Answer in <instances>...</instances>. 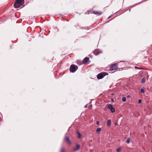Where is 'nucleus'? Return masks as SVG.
Segmentation results:
<instances>
[{
	"label": "nucleus",
	"mask_w": 152,
	"mask_h": 152,
	"mask_svg": "<svg viewBox=\"0 0 152 152\" xmlns=\"http://www.w3.org/2000/svg\"><path fill=\"white\" fill-rule=\"evenodd\" d=\"M145 77H143L141 80V83H144L145 82Z\"/></svg>",
	"instance_id": "4468645a"
},
{
	"label": "nucleus",
	"mask_w": 152,
	"mask_h": 152,
	"mask_svg": "<svg viewBox=\"0 0 152 152\" xmlns=\"http://www.w3.org/2000/svg\"><path fill=\"white\" fill-rule=\"evenodd\" d=\"M118 67L117 64L116 63L114 64L111 65L110 67V70L112 71L113 70L118 69Z\"/></svg>",
	"instance_id": "7ed1b4c3"
},
{
	"label": "nucleus",
	"mask_w": 152,
	"mask_h": 152,
	"mask_svg": "<svg viewBox=\"0 0 152 152\" xmlns=\"http://www.w3.org/2000/svg\"><path fill=\"white\" fill-rule=\"evenodd\" d=\"M69 129H68V131H69Z\"/></svg>",
	"instance_id": "c756f323"
},
{
	"label": "nucleus",
	"mask_w": 152,
	"mask_h": 152,
	"mask_svg": "<svg viewBox=\"0 0 152 152\" xmlns=\"http://www.w3.org/2000/svg\"><path fill=\"white\" fill-rule=\"evenodd\" d=\"M111 112L113 113H114L115 112V108L113 107L111 109H110Z\"/></svg>",
	"instance_id": "2eb2a0df"
},
{
	"label": "nucleus",
	"mask_w": 152,
	"mask_h": 152,
	"mask_svg": "<svg viewBox=\"0 0 152 152\" xmlns=\"http://www.w3.org/2000/svg\"><path fill=\"white\" fill-rule=\"evenodd\" d=\"M78 66L74 64H72L71 65L70 68V72L74 73L77 69Z\"/></svg>",
	"instance_id": "f03ea898"
},
{
	"label": "nucleus",
	"mask_w": 152,
	"mask_h": 152,
	"mask_svg": "<svg viewBox=\"0 0 152 152\" xmlns=\"http://www.w3.org/2000/svg\"><path fill=\"white\" fill-rule=\"evenodd\" d=\"M89 60V58L88 57H85L83 60L82 63L83 64H85L87 63Z\"/></svg>",
	"instance_id": "20e7f679"
},
{
	"label": "nucleus",
	"mask_w": 152,
	"mask_h": 152,
	"mask_svg": "<svg viewBox=\"0 0 152 152\" xmlns=\"http://www.w3.org/2000/svg\"><path fill=\"white\" fill-rule=\"evenodd\" d=\"M111 120H108L107 122V125L108 126H111Z\"/></svg>",
	"instance_id": "1a4fd4ad"
},
{
	"label": "nucleus",
	"mask_w": 152,
	"mask_h": 152,
	"mask_svg": "<svg viewBox=\"0 0 152 152\" xmlns=\"http://www.w3.org/2000/svg\"><path fill=\"white\" fill-rule=\"evenodd\" d=\"M140 92L141 93H143L144 92V89L143 88H141L140 90Z\"/></svg>",
	"instance_id": "6ab92c4d"
},
{
	"label": "nucleus",
	"mask_w": 152,
	"mask_h": 152,
	"mask_svg": "<svg viewBox=\"0 0 152 152\" xmlns=\"http://www.w3.org/2000/svg\"><path fill=\"white\" fill-rule=\"evenodd\" d=\"M111 101L112 102L113 101H114V100L113 99H111Z\"/></svg>",
	"instance_id": "a878e982"
},
{
	"label": "nucleus",
	"mask_w": 152,
	"mask_h": 152,
	"mask_svg": "<svg viewBox=\"0 0 152 152\" xmlns=\"http://www.w3.org/2000/svg\"><path fill=\"white\" fill-rule=\"evenodd\" d=\"M113 107V105L111 104H109L108 105L107 107L109 109H111Z\"/></svg>",
	"instance_id": "f8f14e48"
},
{
	"label": "nucleus",
	"mask_w": 152,
	"mask_h": 152,
	"mask_svg": "<svg viewBox=\"0 0 152 152\" xmlns=\"http://www.w3.org/2000/svg\"><path fill=\"white\" fill-rule=\"evenodd\" d=\"M80 64H81V63L80 62Z\"/></svg>",
	"instance_id": "7c9ffc66"
},
{
	"label": "nucleus",
	"mask_w": 152,
	"mask_h": 152,
	"mask_svg": "<svg viewBox=\"0 0 152 152\" xmlns=\"http://www.w3.org/2000/svg\"><path fill=\"white\" fill-rule=\"evenodd\" d=\"M126 99L125 97H123L122 98V101L123 102H125L126 101Z\"/></svg>",
	"instance_id": "dca6fc26"
},
{
	"label": "nucleus",
	"mask_w": 152,
	"mask_h": 152,
	"mask_svg": "<svg viewBox=\"0 0 152 152\" xmlns=\"http://www.w3.org/2000/svg\"><path fill=\"white\" fill-rule=\"evenodd\" d=\"M21 6V5L19 4H18L16 2H15L14 4V7L15 8H19Z\"/></svg>",
	"instance_id": "423d86ee"
},
{
	"label": "nucleus",
	"mask_w": 152,
	"mask_h": 152,
	"mask_svg": "<svg viewBox=\"0 0 152 152\" xmlns=\"http://www.w3.org/2000/svg\"><path fill=\"white\" fill-rule=\"evenodd\" d=\"M99 121H96V124L97 125H98L99 124Z\"/></svg>",
	"instance_id": "5701e85b"
},
{
	"label": "nucleus",
	"mask_w": 152,
	"mask_h": 152,
	"mask_svg": "<svg viewBox=\"0 0 152 152\" xmlns=\"http://www.w3.org/2000/svg\"><path fill=\"white\" fill-rule=\"evenodd\" d=\"M115 126H117V124L116 123H115Z\"/></svg>",
	"instance_id": "393cba45"
},
{
	"label": "nucleus",
	"mask_w": 152,
	"mask_h": 152,
	"mask_svg": "<svg viewBox=\"0 0 152 152\" xmlns=\"http://www.w3.org/2000/svg\"><path fill=\"white\" fill-rule=\"evenodd\" d=\"M142 100L140 99H139L138 101V103H140L142 102Z\"/></svg>",
	"instance_id": "4be33fe9"
},
{
	"label": "nucleus",
	"mask_w": 152,
	"mask_h": 152,
	"mask_svg": "<svg viewBox=\"0 0 152 152\" xmlns=\"http://www.w3.org/2000/svg\"><path fill=\"white\" fill-rule=\"evenodd\" d=\"M121 148H119L116 149V150H117V152H119L121 151Z\"/></svg>",
	"instance_id": "412c9836"
},
{
	"label": "nucleus",
	"mask_w": 152,
	"mask_h": 152,
	"mask_svg": "<svg viewBox=\"0 0 152 152\" xmlns=\"http://www.w3.org/2000/svg\"><path fill=\"white\" fill-rule=\"evenodd\" d=\"M135 69H140V70H141L142 69L141 68V67H137V66H135Z\"/></svg>",
	"instance_id": "f3484780"
},
{
	"label": "nucleus",
	"mask_w": 152,
	"mask_h": 152,
	"mask_svg": "<svg viewBox=\"0 0 152 152\" xmlns=\"http://www.w3.org/2000/svg\"><path fill=\"white\" fill-rule=\"evenodd\" d=\"M100 53V51L99 50H95L93 52V53L95 55H97L99 54Z\"/></svg>",
	"instance_id": "0eeeda50"
},
{
	"label": "nucleus",
	"mask_w": 152,
	"mask_h": 152,
	"mask_svg": "<svg viewBox=\"0 0 152 152\" xmlns=\"http://www.w3.org/2000/svg\"><path fill=\"white\" fill-rule=\"evenodd\" d=\"M76 133L78 135V137L79 138H80L81 137V135H80V133L78 131H77Z\"/></svg>",
	"instance_id": "ddd939ff"
},
{
	"label": "nucleus",
	"mask_w": 152,
	"mask_h": 152,
	"mask_svg": "<svg viewBox=\"0 0 152 152\" xmlns=\"http://www.w3.org/2000/svg\"><path fill=\"white\" fill-rule=\"evenodd\" d=\"M130 97V95H128L127 96V97Z\"/></svg>",
	"instance_id": "bb28decb"
},
{
	"label": "nucleus",
	"mask_w": 152,
	"mask_h": 152,
	"mask_svg": "<svg viewBox=\"0 0 152 152\" xmlns=\"http://www.w3.org/2000/svg\"><path fill=\"white\" fill-rule=\"evenodd\" d=\"M93 12L94 14L99 15H100L102 14L101 12H97L96 11H94Z\"/></svg>",
	"instance_id": "6e6552de"
},
{
	"label": "nucleus",
	"mask_w": 152,
	"mask_h": 152,
	"mask_svg": "<svg viewBox=\"0 0 152 152\" xmlns=\"http://www.w3.org/2000/svg\"><path fill=\"white\" fill-rule=\"evenodd\" d=\"M1 121V119L0 118V121Z\"/></svg>",
	"instance_id": "c85d7f7f"
},
{
	"label": "nucleus",
	"mask_w": 152,
	"mask_h": 152,
	"mask_svg": "<svg viewBox=\"0 0 152 152\" xmlns=\"http://www.w3.org/2000/svg\"><path fill=\"white\" fill-rule=\"evenodd\" d=\"M84 107L85 108H86L87 107V104H86V105H85V106H84Z\"/></svg>",
	"instance_id": "b1692460"
},
{
	"label": "nucleus",
	"mask_w": 152,
	"mask_h": 152,
	"mask_svg": "<svg viewBox=\"0 0 152 152\" xmlns=\"http://www.w3.org/2000/svg\"><path fill=\"white\" fill-rule=\"evenodd\" d=\"M80 148V145L79 144H77L76 147L74 148V150L75 151H77Z\"/></svg>",
	"instance_id": "39448f33"
},
{
	"label": "nucleus",
	"mask_w": 152,
	"mask_h": 152,
	"mask_svg": "<svg viewBox=\"0 0 152 152\" xmlns=\"http://www.w3.org/2000/svg\"><path fill=\"white\" fill-rule=\"evenodd\" d=\"M130 138H128V139H127V140H126V142H127V143H128V144L130 142Z\"/></svg>",
	"instance_id": "a211bd4d"
},
{
	"label": "nucleus",
	"mask_w": 152,
	"mask_h": 152,
	"mask_svg": "<svg viewBox=\"0 0 152 152\" xmlns=\"http://www.w3.org/2000/svg\"><path fill=\"white\" fill-rule=\"evenodd\" d=\"M111 16H109V17L108 18H110V17H111Z\"/></svg>",
	"instance_id": "cd10ccee"
},
{
	"label": "nucleus",
	"mask_w": 152,
	"mask_h": 152,
	"mask_svg": "<svg viewBox=\"0 0 152 152\" xmlns=\"http://www.w3.org/2000/svg\"><path fill=\"white\" fill-rule=\"evenodd\" d=\"M65 140L66 141H67L69 143V144H71V141H70L69 139V138L68 137H66L65 138Z\"/></svg>",
	"instance_id": "9d476101"
},
{
	"label": "nucleus",
	"mask_w": 152,
	"mask_h": 152,
	"mask_svg": "<svg viewBox=\"0 0 152 152\" xmlns=\"http://www.w3.org/2000/svg\"><path fill=\"white\" fill-rule=\"evenodd\" d=\"M102 130V129L101 128H99L97 129L96 130V132L97 133L99 134V133H98V132H100Z\"/></svg>",
	"instance_id": "9b49d317"
},
{
	"label": "nucleus",
	"mask_w": 152,
	"mask_h": 152,
	"mask_svg": "<svg viewBox=\"0 0 152 152\" xmlns=\"http://www.w3.org/2000/svg\"><path fill=\"white\" fill-rule=\"evenodd\" d=\"M61 152H65V151L63 148H61Z\"/></svg>",
	"instance_id": "aec40b11"
},
{
	"label": "nucleus",
	"mask_w": 152,
	"mask_h": 152,
	"mask_svg": "<svg viewBox=\"0 0 152 152\" xmlns=\"http://www.w3.org/2000/svg\"><path fill=\"white\" fill-rule=\"evenodd\" d=\"M108 74L106 72H101L97 75V77L98 79H101Z\"/></svg>",
	"instance_id": "f257e3e1"
}]
</instances>
